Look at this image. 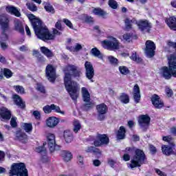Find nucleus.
<instances>
[{
	"label": "nucleus",
	"mask_w": 176,
	"mask_h": 176,
	"mask_svg": "<svg viewBox=\"0 0 176 176\" xmlns=\"http://www.w3.org/2000/svg\"><path fill=\"white\" fill-rule=\"evenodd\" d=\"M45 78L51 83H54L57 79L56 69L52 64H48L45 68Z\"/></svg>",
	"instance_id": "8"
},
{
	"label": "nucleus",
	"mask_w": 176,
	"mask_h": 176,
	"mask_svg": "<svg viewBox=\"0 0 176 176\" xmlns=\"http://www.w3.org/2000/svg\"><path fill=\"white\" fill-rule=\"evenodd\" d=\"M26 6L30 12H36L38 10V7H36V5L33 3H27Z\"/></svg>",
	"instance_id": "45"
},
{
	"label": "nucleus",
	"mask_w": 176,
	"mask_h": 176,
	"mask_svg": "<svg viewBox=\"0 0 176 176\" xmlns=\"http://www.w3.org/2000/svg\"><path fill=\"white\" fill-rule=\"evenodd\" d=\"M165 91L167 97H173V96L174 95V92L173 91V89H170L169 87L166 88Z\"/></svg>",
	"instance_id": "57"
},
{
	"label": "nucleus",
	"mask_w": 176,
	"mask_h": 176,
	"mask_svg": "<svg viewBox=\"0 0 176 176\" xmlns=\"http://www.w3.org/2000/svg\"><path fill=\"white\" fill-rule=\"evenodd\" d=\"M28 17H29V19L31 20L32 21V25L33 28H34V23H35L36 21H42V20L38 18H36L34 14H30Z\"/></svg>",
	"instance_id": "50"
},
{
	"label": "nucleus",
	"mask_w": 176,
	"mask_h": 176,
	"mask_svg": "<svg viewBox=\"0 0 176 176\" xmlns=\"http://www.w3.org/2000/svg\"><path fill=\"white\" fill-rule=\"evenodd\" d=\"M10 125L14 129L17 127V122L16 121V118H12L10 120Z\"/></svg>",
	"instance_id": "60"
},
{
	"label": "nucleus",
	"mask_w": 176,
	"mask_h": 176,
	"mask_svg": "<svg viewBox=\"0 0 176 176\" xmlns=\"http://www.w3.org/2000/svg\"><path fill=\"white\" fill-rule=\"evenodd\" d=\"M47 142L48 148L51 153L54 152L56 150L60 149V146L56 144V136L54 134L49 133L47 136Z\"/></svg>",
	"instance_id": "12"
},
{
	"label": "nucleus",
	"mask_w": 176,
	"mask_h": 176,
	"mask_svg": "<svg viewBox=\"0 0 176 176\" xmlns=\"http://www.w3.org/2000/svg\"><path fill=\"white\" fill-rule=\"evenodd\" d=\"M6 11L7 13H10V14H12L13 16H15V17H21V12L13 6H8L6 7Z\"/></svg>",
	"instance_id": "26"
},
{
	"label": "nucleus",
	"mask_w": 176,
	"mask_h": 176,
	"mask_svg": "<svg viewBox=\"0 0 176 176\" xmlns=\"http://www.w3.org/2000/svg\"><path fill=\"white\" fill-rule=\"evenodd\" d=\"M60 156L63 157L64 162H69L73 157L72 153L69 151H62Z\"/></svg>",
	"instance_id": "31"
},
{
	"label": "nucleus",
	"mask_w": 176,
	"mask_h": 176,
	"mask_svg": "<svg viewBox=\"0 0 176 176\" xmlns=\"http://www.w3.org/2000/svg\"><path fill=\"white\" fill-rule=\"evenodd\" d=\"M36 90L42 93V94H46V89H45V87L42 84H37Z\"/></svg>",
	"instance_id": "49"
},
{
	"label": "nucleus",
	"mask_w": 176,
	"mask_h": 176,
	"mask_svg": "<svg viewBox=\"0 0 176 176\" xmlns=\"http://www.w3.org/2000/svg\"><path fill=\"white\" fill-rule=\"evenodd\" d=\"M45 145H46V142H44L43 144V146H40L38 147H36L35 151L37 152V153H45L46 154V148H45Z\"/></svg>",
	"instance_id": "44"
},
{
	"label": "nucleus",
	"mask_w": 176,
	"mask_h": 176,
	"mask_svg": "<svg viewBox=\"0 0 176 176\" xmlns=\"http://www.w3.org/2000/svg\"><path fill=\"white\" fill-rule=\"evenodd\" d=\"M12 100L16 107H19L21 109H25V102L23 100V98L20 96L16 94H13Z\"/></svg>",
	"instance_id": "22"
},
{
	"label": "nucleus",
	"mask_w": 176,
	"mask_h": 176,
	"mask_svg": "<svg viewBox=\"0 0 176 176\" xmlns=\"http://www.w3.org/2000/svg\"><path fill=\"white\" fill-rule=\"evenodd\" d=\"M40 50L47 58H52L54 57V53H53L52 50L45 46L41 47Z\"/></svg>",
	"instance_id": "27"
},
{
	"label": "nucleus",
	"mask_w": 176,
	"mask_h": 176,
	"mask_svg": "<svg viewBox=\"0 0 176 176\" xmlns=\"http://www.w3.org/2000/svg\"><path fill=\"white\" fill-rule=\"evenodd\" d=\"M14 89H15V91L19 94H25V90L21 85L14 86Z\"/></svg>",
	"instance_id": "46"
},
{
	"label": "nucleus",
	"mask_w": 176,
	"mask_h": 176,
	"mask_svg": "<svg viewBox=\"0 0 176 176\" xmlns=\"http://www.w3.org/2000/svg\"><path fill=\"white\" fill-rule=\"evenodd\" d=\"M138 36L137 35H133V33H126L123 34V38L124 41H127L128 42H130L131 39H138Z\"/></svg>",
	"instance_id": "38"
},
{
	"label": "nucleus",
	"mask_w": 176,
	"mask_h": 176,
	"mask_svg": "<svg viewBox=\"0 0 176 176\" xmlns=\"http://www.w3.org/2000/svg\"><path fill=\"white\" fill-rule=\"evenodd\" d=\"M10 176H28V170L23 162L14 163L11 166Z\"/></svg>",
	"instance_id": "4"
},
{
	"label": "nucleus",
	"mask_w": 176,
	"mask_h": 176,
	"mask_svg": "<svg viewBox=\"0 0 176 176\" xmlns=\"http://www.w3.org/2000/svg\"><path fill=\"white\" fill-rule=\"evenodd\" d=\"M96 110L98 112V119L102 122L105 120V114L108 112V106L105 103H101L96 105Z\"/></svg>",
	"instance_id": "13"
},
{
	"label": "nucleus",
	"mask_w": 176,
	"mask_h": 176,
	"mask_svg": "<svg viewBox=\"0 0 176 176\" xmlns=\"http://www.w3.org/2000/svg\"><path fill=\"white\" fill-rule=\"evenodd\" d=\"M43 5H44V9L47 13H51V14H54L56 13V10H54V8L50 3L44 2Z\"/></svg>",
	"instance_id": "33"
},
{
	"label": "nucleus",
	"mask_w": 176,
	"mask_h": 176,
	"mask_svg": "<svg viewBox=\"0 0 176 176\" xmlns=\"http://www.w3.org/2000/svg\"><path fill=\"white\" fill-rule=\"evenodd\" d=\"M124 152L128 155H133V153H135L129 165L131 168L141 167L143 164H148V158L146 157V155H145L144 150L131 146L126 147Z\"/></svg>",
	"instance_id": "2"
},
{
	"label": "nucleus",
	"mask_w": 176,
	"mask_h": 176,
	"mask_svg": "<svg viewBox=\"0 0 176 176\" xmlns=\"http://www.w3.org/2000/svg\"><path fill=\"white\" fill-rule=\"evenodd\" d=\"M133 23V20H130L129 18H126L125 19L124 23H125V28L126 30H131L133 28V25L131 24Z\"/></svg>",
	"instance_id": "48"
},
{
	"label": "nucleus",
	"mask_w": 176,
	"mask_h": 176,
	"mask_svg": "<svg viewBox=\"0 0 176 176\" xmlns=\"http://www.w3.org/2000/svg\"><path fill=\"white\" fill-rule=\"evenodd\" d=\"M91 54H92V56H94V57H98L99 58H101V57H102V54H101V52L99 51L97 47H94L91 50Z\"/></svg>",
	"instance_id": "42"
},
{
	"label": "nucleus",
	"mask_w": 176,
	"mask_h": 176,
	"mask_svg": "<svg viewBox=\"0 0 176 176\" xmlns=\"http://www.w3.org/2000/svg\"><path fill=\"white\" fill-rule=\"evenodd\" d=\"M146 47L144 49V53L146 56V57H148V58H152V57L155 56V54L156 53V44L151 40H148L146 41Z\"/></svg>",
	"instance_id": "9"
},
{
	"label": "nucleus",
	"mask_w": 176,
	"mask_h": 176,
	"mask_svg": "<svg viewBox=\"0 0 176 176\" xmlns=\"http://www.w3.org/2000/svg\"><path fill=\"white\" fill-rule=\"evenodd\" d=\"M15 31H19L20 34L22 35H24V26H23V24L20 22H17L15 23Z\"/></svg>",
	"instance_id": "39"
},
{
	"label": "nucleus",
	"mask_w": 176,
	"mask_h": 176,
	"mask_svg": "<svg viewBox=\"0 0 176 176\" xmlns=\"http://www.w3.org/2000/svg\"><path fill=\"white\" fill-rule=\"evenodd\" d=\"M33 25L34 32L38 39L46 42V41H53L56 38L55 35L50 33L49 29L43 28V22L42 21L34 22Z\"/></svg>",
	"instance_id": "3"
},
{
	"label": "nucleus",
	"mask_w": 176,
	"mask_h": 176,
	"mask_svg": "<svg viewBox=\"0 0 176 176\" xmlns=\"http://www.w3.org/2000/svg\"><path fill=\"white\" fill-rule=\"evenodd\" d=\"M63 137L65 142H67V144H69V142H72V141L74 140V134L72 133V132H71V131H65Z\"/></svg>",
	"instance_id": "32"
},
{
	"label": "nucleus",
	"mask_w": 176,
	"mask_h": 176,
	"mask_svg": "<svg viewBox=\"0 0 176 176\" xmlns=\"http://www.w3.org/2000/svg\"><path fill=\"white\" fill-rule=\"evenodd\" d=\"M151 101L156 109H162L164 107V102L160 99V96L156 94L152 95Z\"/></svg>",
	"instance_id": "15"
},
{
	"label": "nucleus",
	"mask_w": 176,
	"mask_h": 176,
	"mask_svg": "<svg viewBox=\"0 0 176 176\" xmlns=\"http://www.w3.org/2000/svg\"><path fill=\"white\" fill-rule=\"evenodd\" d=\"M15 138L21 144H27L28 142V135L21 129H18L15 132Z\"/></svg>",
	"instance_id": "17"
},
{
	"label": "nucleus",
	"mask_w": 176,
	"mask_h": 176,
	"mask_svg": "<svg viewBox=\"0 0 176 176\" xmlns=\"http://www.w3.org/2000/svg\"><path fill=\"white\" fill-rule=\"evenodd\" d=\"M67 68L69 72L65 73L63 79L65 87L71 98L74 101H76L78 97V90H79V84L72 80V78L80 79V76H82V70L75 65H67Z\"/></svg>",
	"instance_id": "1"
},
{
	"label": "nucleus",
	"mask_w": 176,
	"mask_h": 176,
	"mask_svg": "<svg viewBox=\"0 0 176 176\" xmlns=\"http://www.w3.org/2000/svg\"><path fill=\"white\" fill-rule=\"evenodd\" d=\"M87 153H94L96 156H101V150L100 148H96L95 146H88L85 150Z\"/></svg>",
	"instance_id": "30"
},
{
	"label": "nucleus",
	"mask_w": 176,
	"mask_h": 176,
	"mask_svg": "<svg viewBox=\"0 0 176 176\" xmlns=\"http://www.w3.org/2000/svg\"><path fill=\"white\" fill-rule=\"evenodd\" d=\"M37 58L38 63H40L41 64H45L46 63V58L43 56L42 54H39V56H36Z\"/></svg>",
	"instance_id": "54"
},
{
	"label": "nucleus",
	"mask_w": 176,
	"mask_h": 176,
	"mask_svg": "<svg viewBox=\"0 0 176 176\" xmlns=\"http://www.w3.org/2000/svg\"><path fill=\"white\" fill-rule=\"evenodd\" d=\"M102 45L104 49L111 52H116L120 49V43L116 38H113V40H104L101 42Z\"/></svg>",
	"instance_id": "6"
},
{
	"label": "nucleus",
	"mask_w": 176,
	"mask_h": 176,
	"mask_svg": "<svg viewBox=\"0 0 176 176\" xmlns=\"http://www.w3.org/2000/svg\"><path fill=\"white\" fill-rule=\"evenodd\" d=\"M174 146L170 145H166L164 144L162 146V153L164 155H165L166 156H171L172 153H173V148Z\"/></svg>",
	"instance_id": "29"
},
{
	"label": "nucleus",
	"mask_w": 176,
	"mask_h": 176,
	"mask_svg": "<svg viewBox=\"0 0 176 176\" xmlns=\"http://www.w3.org/2000/svg\"><path fill=\"white\" fill-rule=\"evenodd\" d=\"M55 28H56V30H58L59 31H63V30H64V28H63V25H61V21H58L56 23Z\"/></svg>",
	"instance_id": "58"
},
{
	"label": "nucleus",
	"mask_w": 176,
	"mask_h": 176,
	"mask_svg": "<svg viewBox=\"0 0 176 176\" xmlns=\"http://www.w3.org/2000/svg\"><path fill=\"white\" fill-rule=\"evenodd\" d=\"M162 140L163 141H165V142H168L170 146H175V144L171 142L173 141V138H171V136H163Z\"/></svg>",
	"instance_id": "47"
},
{
	"label": "nucleus",
	"mask_w": 176,
	"mask_h": 176,
	"mask_svg": "<svg viewBox=\"0 0 176 176\" xmlns=\"http://www.w3.org/2000/svg\"><path fill=\"white\" fill-rule=\"evenodd\" d=\"M93 165L95 167H100V166H101V161H100V160H94Z\"/></svg>",
	"instance_id": "63"
},
{
	"label": "nucleus",
	"mask_w": 176,
	"mask_h": 176,
	"mask_svg": "<svg viewBox=\"0 0 176 176\" xmlns=\"http://www.w3.org/2000/svg\"><path fill=\"white\" fill-rule=\"evenodd\" d=\"M93 13L96 16H101V17H104V16H107V12L104 11V10L100 8H96L93 10Z\"/></svg>",
	"instance_id": "36"
},
{
	"label": "nucleus",
	"mask_w": 176,
	"mask_h": 176,
	"mask_svg": "<svg viewBox=\"0 0 176 176\" xmlns=\"http://www.w3.org/2000/svg\"><path fill=\"white\" fill-rule=\"evenodd\" d=\"M63 21L65 24V25H67V27H68L71 30H74V24H72V22H71V21L67 19H63Z\"/></svg>",
	"instance_id": "52"
},
{
	"label": "nucleus",
	"mask_w": 176,
	"mask_h": 176,
	"mask_svg": "<svg viewBox=\"0 0 176 176\" xmlns=\"http://www.w3.org/2000/svg\"><path fill=\"white\" fill-rule=\"evenodd\" d=\"M77 160H78V164H81V166H83V164H85L84 158L82 155H78L77 157Z\"/></svg>",
	"instance_id": "61"
},
{
	"label": "nucleus",
	"mask_w": 176,
	"mask_h": 176,
	"mask_svg": "<svg viewBox=\"0 0 176 176\" xmlns=\"http://www.w3.org/2000/svg\"><path fill=\"white\" fill-rule=\"evenodd\" d=\"M161 74L166 80H170V79L174 76V73L170 70V67L167 66L161 67Z\"/></svg>",
	"instance_id": "20"
},
{
	"label": "nucleus",
	"mask_w": 176,
	"mask_h": 176,
	"mask_svg": "<svg viewBox=\"0 0 176 176\" xmlns=\"http://www.w3.org/2000/svg\"><path fill=\"white\" fill-rule=\"evenodd\" d=\"M118 100L122 104H129V102H130V96L126 93H122L120 95Z\"/></svg>",
	"instance_id": "35"
},
{
	"label": "nucleus",
	"mask_w": 176,
	"mask_h": 176,
	"mask_svg": "<svg viewBox=\"0 0 176 176\" xmlns=\"http://www.w3.org/2000/svg\"><path fill=\"white\" fill-rule=\"evenodd\" d=\"M138 123L140 127L142 129H144V131H146L151 123V117H149L148 114L140 115L138 118Z\"/></svg>",
	"instance_id": "14"
},
{
	"label": "nucleus",
	"mask_w": 176,
	"mask_h": 176,
	"mask_svg": "<svg viewBox=\"0 0 176 176\" xmlns=\"http://www.w3.org/2000/svg\"><path fill=\"white\" fill-rule=\"evenodd\" d=\"M165 23L171 31H176V17L171 16L165 19Z\"/></svg>",
	"instance_id": "23"
},
{
	"label": "nucleus",
	"mask_w": 176,
	"mask_h": 176,
	"mask_svg": "<svg viewBox=\"0 0 176 176\" xmlns=\"http://www.w3.org/2000/svg\"><path fill=\"white\" fill-rule=\"evenodd\" d=\"M138 27L142 32H144V31H146V32H151V28H152V25L147 21H142L140 20L139 21L138 23Z\"/></svg>",
	"instance_id": "19"
},
{
	"label": "nucleus",
	"mask_w": 176,
	"mask_h": 176,
	"mask_svg": "<svg viewBox=\"0 0 176 176\" xmlns=\"http://www.w3.org/2000/svg\"><path fill=\"white\" fill-rule=\"evenodd\" d=\"M33 116H34L36 120H41V112L38 110H35L32 113Z\"/></svg>",
	"instance_id": "56"
},
{
	"label": "nucleus",
	"mask_w": 176,
	"mask_h": 176,
	"mask_svg": "<svg viewBox=\"0 0 176 176\" xmlns=\"http://www.w3.org/2000/svg\"><path fill=\"white\" fill-rule=\"evenodd\" d=\"M43 111L45 113H52V111H54L56 113H61V115H65V112L61 111V109H60V107L56 106L54 104H52L51 105H46L43 108Z\"/></svg>",
	"instance_id": "18"
},
{
	"label": "nucleus",
	"mask_w": 176,
	"mask_h": 176,
	"mask_svg": "<svg viewBox=\"0 0 176 176\" xmlns=\"http://www.w3.org/2000/svg\"><path fill=\"white\" fill-rule=\"evenodd\" d=\"M126 128L123 126H120V129L118 130L116 133V138L118 140H124L126 138Z\"/></svg>",
	"instance_id": "28"
},
{
	"label": "nucleus",
	"mask_w": 176,
	"mask_h": 176,
	"mask_svg": "<svg viewBox=\"0 0 176 176\" xmlns=\"http://www.w3.org/2000/svg\"><path fill=\"white\" fill-rule=\"evenodd\" d=\"M168 67L170 71L173 73V78H176V56L171 54L168 58Z\"/></svg>",
	"instance_id": "21"
},
{
	"label": "nucleus",
	"mask_w": 176,
	"mask_h": 176,
	"mask_svg": "<svg viewBox=\"0 0 176 176\" xmlns=\"http://www.w3.org/2000/svg\"><path fill=\"white\" fill-rule=\"evenodd\" d=\"M81 91H82V100L84 102H85L83 104V107L86 111H89V109H91V108L94 107V103L90 101L91 100L90 93H89V90H87V88L86 87H82Z\"/></svg>",
	"instance_id": "7"
},
{
	"label": "nucleus",
	"mask_w": 176,
	"mask_h": 176,
	"mask_svg": "<svg viewBox=\"0 0 176 176\" xmlns=\"http://www.w3.org/2000/svg\"><path fill=\"white\" fill-rule=\"evenodd\" d=\"M41 162L43 163H47V162H49V158L47 157V155L44 153L43 155L41 156Z\"/></svg>",
	"instance_id": "62"
},
{
	"label": "nucleus",
	"mask_w": 176,
	"mask_h": 176,
	"mask_svg": "<svg viewBox=\"0 0 176 176\" xmlns=\"http://www.w3.org/2000/svg\"><path fill=\"white\" fill-rule=\"evenodd\" d=\"M73 124V131L75 134L79 133L80 129H82V124H80V121L79 120H74L72 122Z\"/></svg>",
	"instance_id": "34"
},
{
	"label": "nucleus",
	"mask_w": 176,
	"mask_h": 176,
	"mask_svg": "<svg viewBox=\"0 0 176 176\" xmlns=\"http://www.w3.org/2000/svg\"><path fill=\"white\" fill-rule=\"evenodd\" d=\"M108 5L111 9H118V2L115 0H109Z\"/></svg>",
	"instance_id": "51"
},
{
	"label": "nucleus",
	"mask_w": 176,
	"mask_h": 176,
	"mask_svg": "<svg viewBox=\"0 0 176 176\" xmlns=\"http://www.w3.org/2000/svg\"><path fill=\"white\" fill-rule=\"evenodd\" d=\"M109 144V137L107 134H98L96 140L94 141V145L96 147L108 145Z\"/></svg>",
	"instance_id": "10"
},
{
	"label": "nucleus",
	"mask_w": 176,
	"mask_h": 176,
	"mask_svg": "<svg viewBox=\"0 0 176 176\" xmlns=\"http://www.w3.org/2000/svg\"><path fill=\"white\" fill-rule=\"evenodd\" d=\"M22 129H24V131H25V133H31V131H32V123H26L24 122L22 124Z\"/></svg>",
	"instance_id": "37"
},
{
	"label": "nucleus",
	"mask_w": 176,
	"mask_h": 176,
	"mask_svg": "<svg viewBox=\"0 0 176 176\" xmlns=\"http://www.w3.org/2000/svg\"><path fill=\"white\" fill-rule=\"evenodd\" d=\"M84 67L85 69V77L87 79L90 80V82H94V80H93V78H94V75H96V74L94 73L93 64L91 63V62L85 61Z\"/></svg>",
	"instance_id": "11"
},
{
	"label": "nucleus",
	"mask_w": 176,
	"mask_h": 176,
	"mask_svg": "<svg viewBox=\"0 0 176 176\" xmlns=\"http://www.w3.org/2000/svg\"><path fill=\"white\" fill-rule=\"evenodd\" d=\"M118 70L122 75H129L130 74V69L126 66H120Z\"/></svg>",
	"instance_id": "41"
},
{
	"label": "nucleus",
	"mask_w": 176,
	"mask_h": 176,
	"mask_svg": "<svg viewBox=\"0 0 176 176\" xmlns=\"http://www.w3.org/2000/svg\"><path fill=\"white\" fill-rule=\"evenodd\" d=\"M3 74L6 78V79H10V78H12L13 76V72H12V70L8 69V68H4Z\"/></svg>",
	"instance_id": "43"
},
{
	"label": "nucleus",
	"mask_w": 176,
	"mask_h": 176,
	"mask_svg": "<svg viewBox=\"0 0 176 176\" xmlns=\"http://www.w3.org/2000/svg\"><path fill=\"white\" fill-rule=\"evenodd\" d=\"M85 23H87V24H93L94 23V18L87 15L84 19Z\"/></svg>",
	"instance_id": "53"
},
{
	"label": "nucleus",
	"mask_w": 176,
	"mask_h": 176,
	"mask_svg": "<svg viewBox=\"0 0 176 176\" xmlns=\"http://www.w3.org/2000/svg\"><path fill=\"white\" fill-rule=\"evenodd\" d=\"M155 173H156V174H157V175L167 176V175L164 172L160 170V169L155 168Z\"/></svg>",
	"instance_id": "64"
},
{
	"label": "nucleus",
	"mask_w": 176,
	"mask_h": 176,
	"mask_svg": "<svg viewBox=\"0 0 176 176\" xmlns=\"http://www.w3.org/2000/svg\"><path fill=\"white\" fill-rule=\"evenodd\" d=\"M10 21L8 16H3L0 18V25L2 30V35L0 37V42H8L9 41V36L6 34V31L9 30V23Z\"/></svg>",
	"instance_id": "5"
},
{
	"label": "nucleus",
	"mask_w": 176,
	"mask_h": 176,
	"mask_svg": "<svg viewBox=\"0 0 176 176\" xmlns=\"http://www.w3.org/2000/svg\"><path fill=\"white\" fill-rule=\"evenodd\" d=\"M109 60L111 64H113V65H118V58L111 56L109 57Z\"/></svg>",
	"instance_id": "55"
},
{
	"label": "nucleus",
	"mask_w": 176,
	"mask_h": 176,
	"mask_svg": "<svg viewBox=\"0 0 176 176\" xmlns=\"http://www.w3.org/2000/svg\"><path fill=\"white\" fill-rule=\"evenodd\" d=\"M149 149H150V152H151V153H152V155H156V153L157 152V149H156V147L155 146H153V144H151L149 146Z\"/></svg>",
	"instance_id": "59"
},
{
	"label": "nucleus",
	"mask_w": 176,
	"mask_h": 176,
	"mask_svg": "<svg viewBox=\"0 0 176 176\" xmlns=\"http://www.w3.org/2000/svg\"><path fill=\"white\" fill-rule=\"evenodd\" d=\"M45 123L47 127H50V129H54V127H56V126H57V124L60 123V119L54 116L49 117L46 120Z\"/></svg>",
	"instance_id": "24"
},
{
	"label": "nucleus",
	"mask_w": 176,
	"mask_h": 176,
	"mask_svg": "<svg viewBox=\"0 0 176 176\" xmlns=\"http://www.w3.org/2000/svg\"><path fill=\"white\" fill-rule=\"evenodd\" d=\"M131 60H133V61H135V63H138V64H140V63H142V59L137 55V52H134L132 53L131 56H130Z\"/></svg>",
	"instance_id": "40"
},
{
	"label": "nucleus",
	"mask_w": 176,
	"mask_h": 176,
	"mask_svg": "<svg viewBox=\"0 0 176 176\" xmlns=\"http://www.w3.org/2000/svg\"><path fill=\"white\" fill-rule=\"evenodd\" d=\"M10 119H12V111L6 107H1L0 108V120L5 122L10 120Z\"/></svg>",
	"instance_id": "16"
},
{
	"label": "nucleus",
	"mask_w": 176,
	"mask_h": 176,
	"mask_svg": "<svg viewBox=\"0 0 176 176\" xmlns=\"http://www.w3.org/2000/svg\"><path fill=\"white\" fill-rule=\"evenodd\" d=\"M133 100L135 104H138L141 101V91L138 84H135L133 87Z\"/></svg>",
	"instance_id": "25"
}]
</instances>
